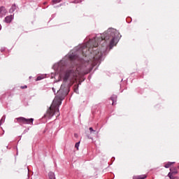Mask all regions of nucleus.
Instances as JSON below:
<instances>
[{"label": "nucleus", "instance_id": "obj_1", "mask_svg": "<svg viewBox=\"0 0 179 179\" xmlns=\"http://www.w3.org/2000/svg\"><path fill=\"white\" fill-rule=\"evenodd\" d=\"M120 33L115 29H108L106 32L103 33L101 36V43L102 47H109L110 50L113 48L115 45H117L118 43V38Z\"/></svg>", "mask_w": 179, "mask_h": 179}, {"label": "nucleus", "instance_id": "obj_2", "mask_svg": "<svg viewBox=\"0 0 179 179\" xmlns=\"http://www.w3.org/2000/svg\"><path fill=\"white\" fill-rule=\"evenodd\" d=\"M62 104V101L58 98H55L50 107L47 110L45 114V118H52L54 115L59 117V106Z\"/></svg>", "mask_w": 179, "mask_h": 179}, {"label": "nucleus", "instance_id": "obj_3", "mask_svg": "<svg viewBox=\"0 0 179 179\" xmlns=\"http://www.w3.org/2000/svg\"><path fill=\"white\" fill-rule=\"evenodd\" d=\"M79 75H80V71H79V69H76V70H69L65 73V76L64 77V81L66 82L67 80H70V82L75 83Z\"/></svg>", "mask_w": 179, "mask_h": 179}, {"label": "nucleus", "instance_id": "obj_4", "mask_svg": "<svg viewBox=\"0 0 179 179\" xmlns=\"http://www.w3.org/2000/svg\"><path fill=\"white\" fill-rule=\"evenodd\" d=\"M15 120L18 124H29L31 125H33V121H34L33 118L26 119V117H17Z\"/></svg>", "mask_w": 179, "mask_h": 179}, {"label": "nucleus", "instance_id": "obj_5", "mask_svg": "<svg viewBox=\"0 0 179 179\" xmlns=\"http://www.w3.org/2000/svg\"><path fill=\"white\" fill-rule=\"evenodd\" d=\"M6 13H8V10H6V8L3 6L0 7V17H3V16L6 15Z\"/></svg>", "mask_w": 179, "mask_h": 179}, {"label": "nucleus", "instance_id": "obj_6", "mask_svg": "<svg viewBox=\"0 0 179 179\" xmlns=\"http://www.w3.org/2000/svg\"><path fill=\"white\" fill-rule=\"evenodd\" d=\"M170 171L171 172H169V173L173 174V176H176V174H178V171H177V168H176V167L171 168Z\"/></svg>", "mask_w": 179, "mask_h": 179}, {"label": "nucleus", "instance_id": "obj_7", "mask_svg": "<svg viewBox=\"0 0 179 179\" xmlns=\"http://www.w3.org/2000/svg\"><path fill=\"white\" fill-rule=\"evenodd\" d=\"M101 52H98V54H96L94 56V59H95V61H99V59H100L101 58Z\"/></svg>", "mask_w": 179, "mask_h": 179}, {"label": "nucleus", "instance_id": "obj_8", "mask_svg": "<svg viewBox=\"0 0 179 179\" xmlns=\"http://www.w3.org/2000/svg\"><path fill=\"white\" fill-rule=\"evenodd\" d=\"M12 19H13V17L12 15L7 16L5 17V22L10 23V22H12Z\"/></svg>", "mask_w": 179, "mask_h": 179}, {"label": "nucleus", "instance_id": "obj_9", "mask_svg": "<svg viewBox=\"0 0 179 179\" xmlns=\"http://www.w3.org/2000/svg\"><path fill=\"white\" fill-rule=\"evenodd\" d=\"M110 100L113 101L112 106H114L117 103V95H113L110 97Z\"/></svg>", "mask_w": 179, "mask_h": 179}, {"label": "nucleus", "instance_id": "obj_10", "mask_svg": "<svg viewBox=\"0 0 179 179\" xmlns=\"http://www.w3.org/2000/svg\"><path fill=\"white\" fill-rule=\"evenodd\" d=\"M146 178V175H141L133 177V179H145Z\"/></svg>", "mask_w": 179, "mask_h": 179}, {"label": "nucleus", "instance_id": "obj_11", "mask_svg": "<svg viewBox=\"0 0 179 179\" xmlns=\"http://www.w3.org/2000/svg\"><path fill=\"white\" fill-rule=\"evenodd\" d=\"M49 179H55V174L54 172H50L49 174Z\"/></svg>", "mask_w": 179, "mask_h": 179}, {"label": "nucleus", "instance_id": "obj_12", "mask_svg": "<svg viewBox=\"0 0 179 179\" xmlns=\"http://www.w3.org/2000/svg\"><path fill=\"white\" fill-rule=\"evenodd\" d=\"M171 164H174V162H168L164 165V167L166 169H169V167L171 166Z\"/></svg>", "mask_w": 179, "mask_h": 179}, {"label": "nucleus", "instance_id": "obj_13", "mask_svg": "<svg viewBox=\"0 0 179 179\" xmlns=\"http://www.w3.org/2000/svg\"><path fill=\"white\" fill-rule=\"evenodd\" d=\"M62 0H52V5H55L56 3H59Z\"/></svg>", "mask_w": 179, "mask_h": 179}, {"label": "nucleus", "instance_id": "obj_14", "mask_svg": "<svg viewBox=\"0 0 179 179\" xmlns=\"http://www.w3.org/2000/svg\"><path fill=\"white\" fill-rule=\"evenodd\" d=\"M16 10V5H13L10 9V12H15Z\"/></svg>", "mask_w": 179, "mask_h": 179}, {"label": "nucleus", "instance_id": "obj_15", "mask_svg": "<svg viewBox=\"0 0 179 179\" xmlns=\"http://www.w3.org/2000/svg\"><path fill=\"white\" fill-rule=\"evenodd\" d=\"M168 176L170 179H174L176 177H174V174L169 173Z\"/></svg>", "mask_w": 179, "mask_h": 179}, {"label": "nucleus", "instance_id": "obj_16", "mask_svg": "<svg viewBox=\"0 0 179 179\" xmlns=\"http://www.w3.org/2000/svg\"><path fill=\"white\" fill-rule=\"evenodd\" d=\"M79 145H80V141L76 143L75 145V148L77 149V150H79Z\"/></svg>", "mask_w": 179, "mask_h": 179}, {"label": "nucleus", "instance_id": "obj_17", "mask_svg": "<svg viewBox=\"0 0 179 179\" xmlns=\"http://www.w3.org/2000/svg\"><path fill=\"white\" fill-rule=\"evenodd\" d=\"M74 92H75V93H78V85L74 86Z\"/></svg>", "mask_w": 179, "mask_h": 179}, {"label": "nucleus", "instance_id": "obj_18", "mask_svg": "<svg viewBox=\"0 0 179 179\" xmlns=\"http://www.w3.org/2000/svg\"><path fill=\"white\" fill-rule=\"evenodd\" d=\"M90 134H94L96 132V130L93 129L92 127H90Z\"/></svg>", "mask_w": 179, "mask_h": 179}, {"label": "nucleus", "instance_id": "obj_19", "mask_svg": "<svg viewBox=\"0 0 179 179\" xmlns=\"http://www.w3.org/2000/svg\"><path fill=\"white\" fill-rule=\"evenodd\" d=\"M99 45V43H96L95 44L93 45V47L96 48Z\"/></svg>", "mask_w": 179, "mask_h": 179}, {"label": "nucleus", "instance_id": "obj_20", "mask_svg": "<svg viewBox=\"0 0 179 179\" xmlns=\"http://www.w3.org/2000/svg\"><path fill=\"white\" fill-rule=\"evenodd\" d=\"M21 89H27V85L21 86Z\"/></svg>", "mask_w": 179, "mask_h": 179}, {"label": "nucleus", "instance_id": "obj_21", "mask_svg": "<svg viewBox=\"0 0 179 179\" xmlns=\"http://www.w3.org/2000/svg\"><path fill=\"white\" fill-rule=\"evenodd\" d=\"M36 80H41V78L40 76L37 77Z\"/></svg>", "mask_w": 179, "mask_h": 179}, {"label": "nucleus", "instance_id": "obj_22", "mask_svg": "<svg viewBox=\"0 0 179 179\" xmlns=\"http://www.w3.org/2000/svg\"><path fill=\"white\" fill-rule=\"evenodd\" d=\"M47 3H48V2L45 1V2L43 3V5H47Z\"/></svg>", "mask_w": 179, "mask_h": 179}, {"label": "nucleus", "instance_id": "obj_23", "mask_svg": "<svg viewBox=\"0 0 179 179\" xmlns=\"http://www.w3.org/2000/svg\"><path fill=\"white\" fill-rule=\"evenodd\" d=\"M74 136H75V138H78V134H75Z\"/></svg>", "mask_w": 179, "mask_h": 179}, {"label": "nucleus", "instance_id": "obj_24", "mask_svg": "<svg viewBox=\"0 0 179 179\" xmlns=\"http://www.w3.org/2000/svg\"><path fill=\"white\" fill-rule=\"evenodd\" d=\"M70 59H73V58L72 57V56L69 57Z\"/></svg>", "mask_w": 179, "mask_h": 179}, {"label": "nucleus", "instance_id": "obj_25", "mask_svg": "<svg viewBox=\"0 0 179 179\" xmlns=\"http://www.w3.org/2000/svg\"><path fill=\"white\" fill-rule=\"evenodd\" d=\"M1 25H0V30H1Z\"/></svg>", "mask_w": 179, "mask_h": 179}, {"label": "nucleus", "instance_id": "obj_26", "mask_svg": "<svg viewBox=\"0 0 179 179\" xmlns=\"http://www.w3.org/2000/svg\"><path fill=\"white\" fill-rule=\"evenodd\" d=\"M83 55H85L84 52H83Z\"/></svg>", "mask_w": 179, "mask_h": 179}, {"label": "nucleus", "instance_id": "obj_27", "mask_svg": "<svg viewBox=\"0 0 179 179\" xmlns=\"http://www.w3.org/2000/svg\"><path fill=\"white\" fill-rule=\"evenodd\" d=\"M178 169H179V166H178Z\"/></svg>", "mask_w": 179, "mask_h": 179}]
</instances>
